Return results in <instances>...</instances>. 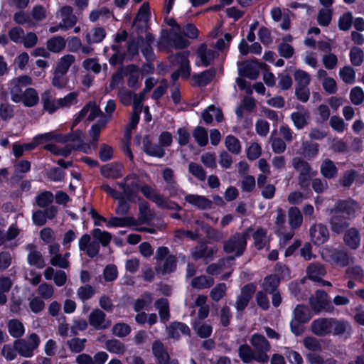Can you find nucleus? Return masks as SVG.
Wrapping results in <instances>:
<instances>
[{"label":"nucleus","instance_id":"nucleus-1","mask_svg":"<svg viewBox=\"0 0 364 364\" xmlns=\"http://www.w3.org/2000/svg\"><path fill=\"white\" fill-rule=\"evenodd\" d=\"M309 305L312 311L316 314L323 311L331 313L334 309L328 294L323 289L316 290L315 296H310Z\"/></svg>","mask_w":364,"mask_h":364},{"label":"nucleus","instance_id":"nucleus-2","mask_svg":"<svg viewBox=\"0 0 364 364\" xmlns=\"http://www.w3.org/2000/svg\"><path fill=\"white\" fill-rule=\"evenodd\" d=\"M358 208V203L350 198L346 200L338 199L334 206L329 210V213H338L352 220L355 218Z\"/></svg>","mask_w":364,"mask_h":364},{"label":"nucleus","instance_id":"nucleus-3","mask_svg":"<svg viewBox=\"0 0 364 364\" xmlns=\"http://www.w3.org/2000/svg\"><path fill=\"white\" fill-rule=\"evenodd\" d=\"M267 68H269V66L265 63L254 59L245 61L243 68L240 69L239 73L250 80H256L259 76V70Z\"/></svg>","mask_w":364,"mask_h":364},{"label":"nucleus","instance_id":"nucleus-4","mask_svg":"<svg viewBox=\"0 0 364 364\" xmlns=\"http://www.w3.org/2000/svg\"><path fill=\"white\" fill-rule=\"evenodd\" d=\"M169 42H172L174 48L176 49H184L190 45L189 41L183 36L181 31H173L172 29L170 34L166 33L161 36L160 43L166 46Z\"/></svg>","mask_w":364,"mask_h":364},{"label":"nucleus","instance_id":"nucleus-5","mask_svg":"<svg viewBox=\"0 0 364 364\" xmlns=\"http://www.w3.org/2000/svg\"><path fill=\"white\" fill-rule=\"evenodd\" d=\"M88 322L95 330L107 329L111 326V321L106 319L105 313L100 309H93L89 315Z\"/></svg>","mask_w":364,"mask_h":364},{"label":"nucleus","instance_id":"nucleus-6","mask_svg":"<svg viewBox=\"0 0 364 364\" xmlns=\"http://www.w3.org/2000/svg\"><path fill=\"white\" fill-rule=\"evenodd\" d=\"M310 237L312 242L319 246L328 241L329 238V232L326 225L318 223L311 226L309 230Z\"/></svg>","mask_w":364,"mask_h":364},{"label":"nucleus","instance_id":"nucleus-7","mask_svg":"<svg viewBox=\"0 0 364 364\" xmlns=\"http://www.w3.org/2000/svg\"><path fill=\"white\" fill-rule=\"evenodd\" d=\"M218 249L214 247H208L205 241H199L198 245L194 247L192 252V257L194 259L198 260L200 259H205L209 261L213 259Z\"/></svg>","mask_w":364,"mask_h":364},{"label":"nucleus","instance_id":"nucleus-8","mask_svg":"<svg viewBox=\"0 0 364 364\" xmlns=\"http://www.w3.org/2000/svg\"><path fill=\"white\" fill-rule=\"evenodd\" d=\"M142 149L144 152L152 157L163 158L165 155V150L157 144H153L151 136L146 134L142 139Z\"/></svg>","mask_w":364,"mask_h":364},{"label":"nucleus","instance_id":"nucleus-9","mask_svg":"<svg viewBox=\"0 0 364 364\" xmlns=\"http://www.w3.org/2000/svg\"><path fill=\"white\" fill-rule=\"evenodd\" d=\"M329 224L331 231L336 234L343 233L350 225V219L338 213H330Z\"/></svg>","mask_w":364,"mask_h":364},{"label":"nucleus","instance_id":"nucleus-10","mask_svg":"<svg viewBox=\"0 0 364 364\" xmlns=\"http://www.w3.org/2000/svg\"><path fill=\"white\" fill-rule=\"evenodd\" d=\"M131 186L139 190L146 198L155 203L156 205L159 203H161L163 196L157 193L156 191L149 184L144 183L140 185L136 182H132Z\"/></svg>","mask_w":364,"mask_h":364},{"label":"nucleus","instance_id":"nucleus-11","mask_svg":"<svg viewBox=\"0 0 364 364\" xmlns=\"http://www.w3.org/2000/svg\"><path fill=\"white\" fill-rule=\"evenodd\" d=\"M312 332L318 336H324L331 333L332 318H318L311 323Z\"/></svg>","mask_w":364,"mask_h":364},{"label":"nucleus","instance_id":"nucleus-12","mask_svg":"<svg viewBox=\"0 0 364 364\" xmlns=\"http://www.w3.org/2000/svg\"><path fill=\"white\" fill-rule=\"evenodd\" d=\"M124 166L121 163H111L103 165L100 168L101 175L106 178L117 179L122 176Z\"/></svg>","mask_w":364,"mask_h":364},{"label":"nucleus","instance_id":"nucleus-13","mask_svg":"<svg viewBox=\"0 0 364 364\" xmlns=\"http://www.w3.org/2000/svg\"><path fill=\"white\" fill-rule=\"evenodd\" d=\"M127 97L129 98V100H130L132 97H134V106L133 113L131 115L129 124H128V126L126 128V133L127 134V132L129 131L131 132L132 129H135L136 128L137 124H139V120H140L141 109H137V108H136L137 100H136V95L134 92H133L132 91H127L124 94V97L122 99L124 104H125L124 100L125 97ZM129 102L126 103V105H129Z\"/></svg>","mask_w":364,"mask_h":364},{"label":"nucleus","instance_id":"nucleus-14","mask_svg":"<svg viewBox=\"0 0 364 364\" xmlns=\"http://www.w3.org/2000/svg\"><path fill=\"white\" fill-rule=\"evenodd\" d=\"M151 350L158 364H169L170 355L161 341L155 340L152 343Z\"/></svg>","mask_w":364,"mask_h":364},{"label":"nucleus","instance_id":"nucleus-15","mask_svg":"<svg viewBox=\"0 0 364 364\" xmlns=\"http://www.w3.org/2000/svg\"><path fill=\"white\" fill-rule=\"evenodd\" d=\"M139 69V66L135 64H129L124 68V77L129 75L127 85L134 90L139 87V78L137 73Z\"/></svg>","mask_w":364,"mask_h":364},{"label":"nucleus","instance_id":"nucleus-16","mask_svg":"<svg viewBox=\"0 0 364 364\" xmlns=\"http://www.w3.org/2000/svg\"><path fill=\"white\" fill-rule=\"evenodd\" d=\"M343 241L351 250H357L360 245V235L358 230L351 228L345 230Z\"/></svg>","mask_w":364,"mask_h":364},{"label":"nucleus","instance_id":"nucleus-17","mask_svg":"<svg viewBox=\"0 0 364 364\" xmlns=\"http://www.w3.org/2000/svg\"><path fill=\"white\" fill-rule=\"evenodd\" d=\"M240 240L238 239V235L234 234L232 235L228 240L225 241L223 244V250L225 252L230 254L232 253L234 251H236L235 256L240 257L243 255L245 251V248H242L241 250V245L239 244Z\"/></svg>","mask_w":364,"mask_h":364},{"label":"nucleus","instance_id":"nucleus-18","mask_svg":"<svg viewBox=\"0 0 364 364\" xmlns=\"http://www.w3.org/2000/svg\"><path fill=\"white\" fill-rule=\"evenodd\" d=\"M185 200L200 210L211 208L213 205L212 201L203 196L188 194L185 196Z\"/></svg>","mask_w":364,"mask_h":364},{"label":"nucleus","instance_id":"nucleus-19","mask_svg":"<svg viewBox=\"0 0 364 364\" xmlns=\"http://www.w3.org/2000/svg\"><path fill=\"white\" fill-rule=\"evenodd\" d=\"M197 55L200 58L201 65L203 67L209 66L215 58V51L208 49L207 45L205 43H201L198 46Z\"/></svg>","mask_w":364,"mask_h":364},{"label":"nucleus","instance_id":"nucleus-20","mask_svg":"<svg viewBox=\"0 0 364 364\" xmlns=\"http://www.w3.org/2000/svg\"><path fill=\"white\" fill-rule=\"evenodd\" d=\"M49 133L50 136L52 138V141L62 143H66L68 141H80L82 143L81 132L78 129L68 134H56L52 132Z\"/></svg>","mask_w":364,"mask_h":364},{"label":"nucleus","instance_id":"nucleus-21","mask_svg":"<svg viewBox=\"0 0 364 364\" xmlns=\"http://www.w3.org/2000/svg\"><path fill=\"white\" fill-rule=\"evenodd\" d=\"M155 307L159 311V315L161 321L164 323L168 321L171 315L169 302L168 299L166 298H160L156 299L155 301Z\"/></svg>","mask_w":364,"mask_h":364},{"label":"nucleus","instance_id":"nucleus-22","mask_svg":"<svg viewBox=\"0 0 364 364\" xmlns=\"http://www.w3.org/2000/svg\"><path fill=\"white\" fill-rule=\"evenodd\" d=\"M137 225V220L134 217L132 216H127L124 218L113 216L107 223V226L108 228L131 227Z\"/></svg>","mask_w":364,"mask_h":364},{"label":"nucleus","instance_id":"nucleus-23","mask_svg":"<svg viewBox=\"0 0 364 364\" xmlns=\"http://www.w3.org/2000/svg\"><path fill=\"white\" fill-rule=\"evenodd\" d=\"M281 279L277 274L267 275L263 280L262 287L267 293H273L278 290Z\"/></svg>","mask_w":364,"mask_h":364},{"label":"nucleus","instance_id":"nucleus-24","mask_svg":"<svg viewBox=\"0 0 364 364\" xmlns=\"http://www.w3.org/2000/svg\"><path fill=\"white\" fill-rule=\"evenodd\" d=\"M23 105L26 107H32L36 105L39 102V97L36 89L28 87L25 90L21 96Z\"/></svg>","mask_w":364,"mask_h":364},{"label":"nucleus","instance_id":"nucleus-25","mask_svg":"<svg viewBox=\"0 0 364 364\" xmlns=\"http://www.w3.org/2000/svg\"><path fill=\"white\" fill-rule=\"evenodd\" d=\"M177 266V259L176 256L168 255L164 260L162 266H156V271L158 274H166L174 272Z\"/></svg>","mask_w":364,"mask_h":364},{"label":"nucleus","instance_id":"nucleus-26","mask_svg":"<svg viewBox=\"0 0 364 364\" xmlns=\"http://www.w3.org/2000/svg\"><path fill=\"white\" fill-rule=\"evenodd\" d=\"M320 171L322 176L328 179L334 178L338 173L337 167L329 159H326L322 162Z\"/></svg>","mask_w":364,"mask_h":364},{"label":"nucleus","instance_id":"nucleus-27","mask_svg":"<svg viewBox=\"0 0 364 364\" xmlns=\"http://www.w3.org/2000/svg\"><path fill=\"white\" fill-rule=\"evenodd\" d=\"M50 141H52V138L50 136V133L46 132L44 134H37L33 138L32 141L29 143H25L23 144V146L25 151H32L43 142Z\"/></svg>","mask_w":364,"mask_h":364},{"label":"nucleus","instance_id":"nucleus-28","mask_svg":"<svg viewBox=\"0 0 364 364\" xmlns=\"http://www.w3.org/2000/svg\"><path fill=\"white\" fill-rule=\"evenodd\" d=\"M251 344L255 350H269L271 346L268 340L262 334L255 333L252 336Z\"/></svg>","mask_w":364,"mask_h":364},{"label":"nucleus","instance_id":"nucleus-29","mask_svg":"<svg viewBox=\"0 0 364 364\" xmlns=\"http://www.w3.org/2000/svg\"><path fill=\"white\" fill-rule=\"evenodd\" d=\"M289 224L292 229L299 228L303 222V217L301 211L296 207H291L288 211Z\"/></svg>","mask_w":364,"mask_h":364},{"label":"nucleus","instance_id":"nucleus-30","mask_svg":"<svg viewBox=\"0 0 364 364\" xmlns=\"http://www.w3.org/2000/svg\"><path fill=\"white\" fill-rule=\"evenodd\" d=\"M267 230L262 227H258L252 234L254 245L257 250H261L266 246L265 239Z\"/></svg>","mask_w":364,"mask_h":364},{"label":"nucleus","instance_id":"nucleus-31","mask_svg":"<svg viewBox=\"0 0 364 364\" xmlns=\"http://www.w3.org/2000/svg\"><path fill=\"white\" fill-rule=\"evenodd\" d=\"M215 75V70L214 68H210L205 70L198 75H193V79L196 80L198 85H206L210 83Z\"/></svg>","mask_w":364,"mask_h":364},{"label":"nucleus","instance_id":"nucleus-32","mask_svg":"<svg viewBox=\"0 0 364 364\" xmlns=\"http://www.w3.org/2000/svg\"><path fill=\"white\" fill-rule=\"evenodd\" d=\"M8 331L13 338H20L25 332L23 323L18 319H11L8 322Z\"/></svg>","mask_w":364,"mask_h":364},{"label":"nucleus","instance_id":"nucleus-33","mask_svg":"<svg viewBox=\"0 0 364 364\" xmlns=\"http://www.w3.org/2000/svg\"><path fill=\"white\" fill-rule=\"evenodd\" d=\"M15 350L20 355L25 358H31L33 355V350L24 339L16 340L14 343Z\"/></svg>","mask_w":364,"mask_h":364},{"label":"nucleus","instance_id":"nucleus-34","mask_svg":"<svg viewBox=\"0 0 364 364\" xmlns=\"http://www.w3.org/2000/svg\"><path fill=\"white\" fill-rule=\"evenodd\" d=\"M214 284V279L213 277H207L205 275H200L194 277L191 281V286L198 289H203L210 288Z\"/></svg>","mask_w":364,"mask_h":364},{"label":"nucleus","instance_id":"nucleus-35","mask_svg":"<svg viewBox=\"0 0 364 364\" xmlns=\"http://www.w3.org/2000/svg\"><path fill=\"white\" fill-rule=\"evenodd\" d=\"M106 349L111 353L122 355L126 351L125 345L117 339L107 340L105 343Z\"/></svg>","mask_w":364,"mask_h":364},{"label":"nucleus","instance_id":"nucleus-36","mask_svg":"<svg viewBox=\"0 0 364 364\" xmlns=\"http://www.w3.org/2000/svg\"><path fill=\"white\" fill-rule=\"evenodd\" d=\"M319 152V145L317 143L311 141H304L302 143V154L309 159L315 158Z\"/></svg>","mask_w":364,"mask_h":364},{"label":"nucleus","instance_id":"nucleus-37","mask_svg":"<svg viewBox=\"0 0 364 364\" xmlns=\"http://www.w3.org/2000/svg\"><path fill=\"white\" fill-rule=\"evenodd\" d=\"M66 43L62 36H55L48 40L47 49L53 53H58L63 50Z\"/></svg>","mask_w":364,"mask_h":364},{"label":"nucleus","instance_id":"nucleus-38","mask_svg":"<svg viewBox=\"0 0 364 364\" xmlns=\"http://www.w3.org/2000/svg\"><path fill=\"white\" fill-rule=\"evenodd\" d=\"M75 61V57L72 55H66L60 58L57 63L55 70L58 71L61 75H65L70 67Z\"/></svg>","mask_w":364,"mask_h":364},{"label":"nucleus","instance_id":"nucleus-39","mask_svg":"<svg viewBox=\"0 0 364 364\" xmlns=\"http://www.w3.org/2000/svg\"><path fill=\"white\" fill-rule=\"evenodd\" d=\"M294 318L299 321L307 323L311 319L309 308L304 304H298L294 310Z\"/></svg>","mask_w":364,"mask_h":364},{"label":"nucleus","instance_id":"nucleus-40","mask_svg":"<svg viewBox=\"0 0 364 364\" xmlns=\"http://www.w3.org/2000/svg\"><path fill=\"white\" fill-rule=\"evenodd\" d=\"M151 18V11L149 3L144 2L140 6L136 16L134 18L133 25H135L137 21H142L146 23Z\"/></svg>","mask_w":364,"mask_h":364},{"label":"nucleus","instance_id":"nucleus-41","mask_svg":"<svg viewBox=\"0 0 364 364\" xmlns=\"http://www.w3.org/2000/svg\"><path fill=\"white\" fill-rule=\"evenodd\" d=\"M139 217L138 224H148L151 218L149 205L146 201L141 202L139 205Z\"/></svg>","mask_w":364,"mask_h":364},{"label":"nucleus","instance_id":"nucleus-42","mask_svg":"<svg viewBox=\"0 0 364 364\" xmlns=\"http://www.w3.org/2000/svg\"><path fill=\"white\" fill-rule=\"evenodd\" d=\"M92 235L104 247L107 246L112 240V234L110 232L102 230L100 228L93 229Z\"/></svg>","mask_w":364,"mask_h":364},{"label":"nucleus","instance_id":"nucleus-43","mask_svg":"<svg viewBox=\"0 0 364 364\" xmlns=\"http://www.w3.org/2000/svg\"><path fill=\"white\" fill-rule=\"evenodd\" d=\"M107 120L101 119L91 126L90 135L92 138V143L96 144L98 141L101 129L107 124Z\"/></svg>","mask_w":364,"mask_h":364},{"label":"nucleus","instance_id":"nucleus-44","mask_svg":"<svg viewBox=\"0 0 364 364\" xmlns=\"http://www.w3.org/2000/svg\"><path fill=\"white\" fill-rule=\"evenodd\" d=\"M11 100L15 103H19L22 100L21 96L23 92L22 91L23 87L16 83L14 80H11L9 84Z\"/></svg>","mask_w":364,"mask_h":364},{"label":"nucleus","instance_id":"nucleus-45","mask_svg":"<svg viewBox=\"0 0 364 364\" xmlns=\"http://www.w3.org/2000/svg\"><path fill=\"white\" fill-rule=\"evenodd\" d=\"M53 194L48 191H43L36 197L37 205L43 208L49 206L53 203Z\"/></svg>","mask_w":364,"mask_h":364},{"label":"nucleus","instance_id":"nucleus-46","mask_svg":"<svg viewBox=\"0 0 364 364\" xmlns=\"http://www.w3.org/2000/svg\"><path fill=\"white\" fill-rule=\"evenodd\" d=\"M238 355L242 361L245 363H250L254 360V351L247 344H242L238 348Z\"/></svg>","mask_w":364,"mask_h":364},{"label":"nucleus","instance_id":"nucleus-47","mask_svg":"<svg viewBox=\"0 0 364 364\" xmlns=\"http://www.w3.org/2000/svg\"><path fill=\"white\" fill-rule=\"evenodd\" d=\"M193 136L198 143V144L203 147L207 145L208 142V136L206 129L200 126L195 128L193 132Z\"/></svg>","mask_w":364,"mask_h":364},{"label":"nucleus","instance_id":"nucleus-48","mask_svg":"<svg viewBox=\"0 0 364 364\" xmlns=\"http://www.w3.org/2000/svg\"><path fill=\"white\" fill-rule=\"evenodd\" d=\"M339 75L341 79L347 84H353L355 82V72L354 69L349 65L341 68Z\"/></svg>","mask_w":364,"mask_h":364},{"label":"nucleus","instance_id":"nucleus-49","mask_svg":"<svg viewBox=\"0 0 364 364\" xmlns=\"http://www.w3.org/2000/svg\"><path fill=\"white\" fill-rule=\"evenodd\" d=\"M225 144L229 151L234 154H239L241 151V144L239 139L230 134L226 136Z\"/></svg>","mask_w":364,"mask_h":364},{"label":"nucleus","instance_id":"nucleus-50","mask_svg":"<svg viewBox=\"0 0 364 364\" xmlns=\"http://www.w3.org/2000/svg\"><path fill=\"white\" fill-rule=\"evenodd\" d=\"M43 109L48 112L49 114H53L58 109H59L58 105L56 100H52L50 98L49 93L45 92L41 97Z\"/></svg>","mask_w":364,"mask_h":364},{"label":"nucleus","instance_id":"nucleus-51","mask_svg":"<svg viewBox=\"0 0 364 364\" xmlns=\"http://www.w3.org/2000/svg\"><path fill=\"white\" fill-rule=\"evenodd\" d=\"M28 263L30 265L41 269L46 266L45 261L40 252L34 250L28 253L27 257Z\"/></svg>","mask_w":364,"mask_h":364},{"label":"nucleus","instance_id":"nucleus-52","mask_svg":"<svg viewBox=\"0 0 364 364\" xmlns=\"http://www.w3.org/2000/svg\"><path fill=\"white\" fill-rule=\"evenodd\" d=\"M331 258L337 265L341 267L348 266L350 262V258L348 253L342 250H337L333 252Z\"/></svg>","mask_w":364,"mask_h":364},{"label":"nucleus","instance_id":"nucleus-53","mask_svg":"<svg viewBox=\"0 0 364 364\" xmlns=\"http://www.w3.org/2000/svg\"><path fill=\"white\" fill-rule=\"evenodd\" d=\"M353 14L350 11L344 13L339 17L338 27L339 30L347 31L350 30L353 24Z\"/></svg>","mask_w":364,"mask_h":364},{"label":"nucleus","instance_id":"nucleus-54","mask_svg":"<svg viewBox=\"0 0 364 364\" xmlns=\"http://www.w3.org/2000/svg\"><path fill=\"white\" fill-rule=\"evenodd\" d=\"M333 326L334 335H342L345 332L349 333L351 331V326L348 321H340L336 318H332V325Z\"/></svg>","mask_w":364,"mask_h":364},{"label":"nucleus","instance_id":"nucleus-55","mask_svg":"<svg viewBox=\"0 0 364 364\" xmlns=\"http://www.w3.org/2000/svg\"><path fill=\"white\" fill-rule=\"evenodd\" d=\"M292 166L299 173H311L312 171L311 165L301 157H294L292 159Z\"/></svg>","mask_w":364,"mask_h":364},{"label":"nucleus","instance_id":"nucleus-56","mask_svg":"<svg viewBox=\"0 0 364 364\" xmlns=\"http://www.w3.org/2000/svg\"><path fill=\"white\" fill-rule=\"evenodd\" d=\"M349 56L353 65L360 66L363 61L364 53L361 48L354 46L350 49Z\"/></svg>","mask_w":364,"mask_h":364},{"label":"nucleus","instance_id":"nucleus-57","mask_svg":"<svg viewBox=\"0 0 364 364\" xmlns=\"http://www.w3.org/2000/svg\"><path fill=\"white\" fill-rule=\"evenodd\" d=\"M131 331L130 326L123 322L117 323L112 327V333L119 338L128 336Z\"/></svg>","mask_w":364,"mask_h":364},{"label":"nucleus","instance_id":"nucleus-58","mask_svg":"<svg viewBox=\"0 0 364 364\" xmlns=\"http://www.w3.org/2000/svg\"><path fill=\"white\" fill-rule=\"evenodd\" d=\"M294 80L296 82V86H308L310 83L311 78L309 74L302 70L296 69L294 74Z\"/></svg>","mask_w":364,"mask_h":364},{"label":"nucleus","instance_id":"nucleus-59","mask_svg":"<svg viewBox=\"0 0 364 364\" xmlns=\"http://www.w3.org/2000/svg\"><path fill=\"white\" fill-rule=\"evenodd\" d=\"M226 284L225 283H219L216 284L210 291V298L218 302L219 301L225 294Z\"/></svg>","mask_w":364,"mask_h":364},{"label":"nucleus","instance_id":"nucleus-60","mask_svg":"<svg viewBox=\"0 0 364 364\" xmlns=\"http://www.w3.org/2000/svg\"><path fill=\"white\" fill-rule=\"evenodd\" d=\"M106 37V31L102 27H96L92 30V38H90V34L87 35V41L99 43L102 42L104 38Z\"/></svg>","mask_w":364,"mask_h":364},{"label":"nucleus","instance_id":"nucleus-61","mask_svg":"<svg viewBox=\"0 0 364 364\" xmlns=\"http://www.w3.org/2000/svg\"><path fill=\"white\" fill-rule=\"evenodd\" d=\"M350 99L355 105H360L364 101V91L360 87L356 86L350 90Z\"/></svg>","mask_w":364,"mask_h":364},{"label":"nucleus","instance_id":"nucleus-62","mask_svg":"<svg viewBox=\"0 0 364 364\" xmlns=\"http://www.w3.org/2000/svg\"><path fill=\"white\" fill-rule=\"evenodd\" d=\"M332 19V11L329 9H321L317 16V22L321 26H328Z\"/></svg>","mask_w":364,"mask_h":364},{"label":"nucleus","instance_id":"nucleus-63","mask_svg":"<svg viewBox=\"0 0 364 364\" xmlns=\"http://www.w3.org/2000/svg\"><path fill=\"white\" fill-rule=\"evenodd\" d=\"M113 154L114 149L110 145L107 144H102L100 145L99 158L102 161L106 162L111 160L113 157Z\"/></svg>","mask_w":364,"mask_h":364},{"label":"nucleus","instance_id":"nucleus-64","mask_svg":"<svg viewBox=\"0 0 364 364\" xmlns=\"http://www.w3.org/2000/svg\"><path fill=\"white\" fill-rule=\"evenodd\" d=\"M306 272L311 280L319 282L320 276L323 274V268L319 264H311L307 267Z\"/></svg>","mask_w":364,"mask_h":364}]
</instances>
